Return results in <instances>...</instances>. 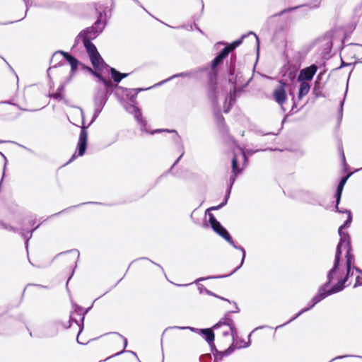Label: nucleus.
<instances>
[{
	"label": "nucleus",
	"mask_w": 362,
	"mask_h": 362,
	"mask_svg": "<svg viewBox=\"0 0 362 362\" xmlns=\"http://www.w3.org/2000/svg\"><path fill=\"white\" fill-rule=\"evenodd\" d=\"M230 54L228 48H223L211 61L210 70L206 71L208 77V95L213 103H217L218 66L223 64L224 59Z\"/></svg>",
	"instance_id": "1"
},
{
	"label": "nucleus",
	"mask_w": 362,
	"mask_h": 362,
	"mask_svg": "<svg viewBox=\"0 0 362 362\" xmlns=\"http://www.w3.org/2000/svg\"><path fill=\"white\" fill-rule=\"evenodd\" d=\"M151 88H148L146 90L150 89ZM144 88H136L132 89L134 91V93L131 95L129 98V100L131 102L130 104L126 106V110L131 114H132L134 117V119L137 121L138 124L140 125L141 130L148 132L146 129L147 122L143 118L142 113L141 110L136 105V98L137 94L144 90Z\"/></svg>",
	"instance_id": "2"
},
{
	"label": "nucleus",
	"mask_w": 362,
	"mask_h": 362,
	"mask_svg": "<svg viewBox=\"0 0 362 362\" xmlns=\"http://www.w3.org/2000/svg\"><path fill=\"white\" fill-rule=\"evenodd\" d=\"M83 46L95 69L100 71L102 70L104 66H107L91 40L83 39Z\"/></svg>",
	"instance_id": "3"
},
{
	"label": "nucleus",
	"mask_w": 362,
	"mask_h": 362,
	"mask_svg": "<svg viewBox=\"0 0 362 362\" xmlns=\"http://www.w3.org/2000/svg\"><path fill=\"white\" fill-rule=\"evenodd\" d=\"M227 79L233 87L240 88V90H243L250 81V79L245 81L243 71L236 66H228Z\"/></svg>",
	"instance_id": "4"
},
{
	"label": "nucleus",
	"mask_w": 362,
	"mask_h": 362,
	"mask_svg": "<svg viewBox=\"0 0 362 362\" xmlns=\"http://www.w3.org/2000/svg\"><path fill=\"white\" fill-rule=\"evenodd\" d=\"M100 114V110H94V113L92 117V119L88 124V127L84 126V124L83 123V126L81 129L76 150L78 151V156H82L85 154L86 148H87V144H88V132L87 128L98 118L99 115Z\"/></svg>",
	"instance_id": "5"
},
{
	"label": "nucleus",
	"mask_w": 362,
	"mask_h": 362,
	"mask_svg": "<svg viewBox=\"0 0 362 362\" xmlns=\"http://www.w3.org/2000/svg\"><path fill=\"white\" fill-rule=\"evenodd\" d=\"M207 70H208V66H204L202 67H197V68L192 69L189 71L177 73V74H175L170 76L169 78H168L165 80H163V81H160L159 83L155 84L153 86V87L154 86H161L174 78H176L187 77V78L199 80L200 78L199 77L200 74L202 72H205Z\"/></svg>",
	"instance_id": "6"
},
{
	"label": "nucleus",
	"mask_w": 362,
	"mask_h": 362,
	"mask_svg": "<svg viewBox=\"0 0 362 362\" xmlns=\"http://www.w3.org/2000/svg\"><path fill=\"white\" fill-rule=\"evenodd\" d=\"M224 240H226L235 249L239 250H240L242 252V255H242V259H241V262H240V265L238 267H237L233 271H232L228 274L217 275V276H206V277H200V278H199V279H197V280L194 281L195 284H198L199 282L203 281H205V280H208V279H222V278H226V277L230 276V275L234 274L235 272H237L243 265L244 262H245V256H246V252H245V249L242 246H240V245H237L235 244V243L234 242V240H233V238H232L230 235H229V239L227 237Z\"/></svg>",
	"instance_id": "7"
},
{
	"label": "nucleus",
	"mask_w": 362,
	"mask_h": 362,
	"mask_svg": "<svg viewBox=\"0 0 362 362\" xmlns=\"http://www.w3.org/2000/svg\"><path fill=\"white\" fill-rule=\"evenodd\" d=\"M332 294H334V293L332 291H331L330 289L328 291H325L324 290L320 289L319 288L317 294L312 298V300H311V301L309 303V305L308 307H306V308L302 309L301 310H300L294 317L291 318L286 323H284V324H283L281 325L278 326L276 327V329L279 328V327H283V326H284V325H287L288 323H290L291 322H292L293 320H296L297 317H298L300 315H301L305 312H307L309 310H310L311 308H313L317 303L320 302L322 300L325 299L326 297H327L329 296H331Z\"/></svg>",
	"instance_id": "8"
},
{
	"label": "nucleus",
	"mask_w": 362,
	"mask_h": 362,
	"mask_svg": "<svg viewBox=\"0 0 362 362\" xmlns=\"http://www.w3.org/2000/svg\"><path fill=\"white\" fill-rule=\"evenodd\" d=\"M342 251L339 248L336 249V253L334 257V261L332 268L328 272L327 275V281L323 284L320 288L324 290L325 291H329V288L332 287L331 284L334 279V276L337 274L339 269V264L341 260V255Z\"/></svg>",
	"instance_id": "9"
},
{
	"label": "nucleus",
	"mask_w": 362,
	"mask_h": 362,
	"mask_svg": "<svg viewBox=\"0 0 362 362\" xmlns=\"http://www.w3.org/2000/svg\"><path fill=\"white\" fill-rule=\"evenodd\" d=\"M347 214V218L344 223L339 228L338 233L340 236L339 242L337 246V248L341 250L344 243H347L349 245L351 242V238L347 232H344L343 230L348 228L352 222V214L351 211H346Z\"/></svg>",
	"instance_id": "10"
},
{
	"label": "nucleus",
	"mask_w": 362,
	"mask_h": 362,
	"mask_svg": "<svg viewBox=\"0 0 362 362\" xmlns=\"http://www.w3.org/2000/svg\"><path fill=\"white\" fill-rule=\"evenodd\" d=\"M234 306H235V308L233 310H230L228 312H227L224 317L218 322H217L214 327L213 328L214 329H217L218 327H220L222 325H227L229 327V329L231 332V334L233 336H234V334L236 333V329H235V324H234V322L233 320H232L231 317H230L229 315L230 313H238L240 312V309L237 305V303L235 302H233Z\"/></svg>",
	"instance_id": "11"
},
{
	"label": "nucleus",
	"mask_w": 362,
	"mask_h": 362,
	"mask_svg": "<svg viewBox=\"0 0 362 362\" xmlns=\"http://www.w3.org/2000/svg\"><path fill=\"white\" fill-rule=\"evenodd\" d=\"M170 132V133H174L175 134V135L173 136V142L175 143V144L176 146H179L180 148V151H181L180 156L174 162L173 165H172V167L170 168V170H172L174 168V166L178 163V162L180 160L181 158L183 156V155L185 153L184 146H183V144H182V141L181 136L178 134L176 130H175V129L169 130L168 129H156V130H154L153 132H151L150 134H154L160 133V132Z\"/></svg>",
	"instance_id": "12"
},
{
	"label": "nucleus",
	"mask_w": 362,
	"mask_h": 362,
	"mask_svg": "<svg viewBox=\"0 0 362 362\" xmlns=\"http://www.w3.org/2000/svg\"><path fill=\"white\" fill-rule=\"evenodd\" d=\"M106 23H103L101 26L99 25V21H95L92 26L81 30L83 34V39H88V40L95 39L103 32Z\"/></svg>",
	"instance_id": "13"
},
{
	"label": "nucleus",
	"mask_w": 362,
	"mask_h": 362,
	"mask_svg": "<svg viewBox=\"0 0 362 362\" xmlns=\"http://www.w3.org/2000/svg\"><path fill=\"white\" fill-rule=\"evenodd\" d=\"M59 54H62V56L64 57V59L70 64L71 73V76L73 74H74L75 71L78 69V66L80 64L79 61L75 57L70 54L69 53L59 50V51L55 52L53 54L52 57L51 58V60H50V63H52L54 59Z\"/></svg>",
	"instance_id": "14"
},
{
	"label": "nucleus",
	"mask_w": 362,
	"mask_h": 362,
	"mask_svg": "<svg viewBox=\"0 0 362 362\" xmlns=\"http://www.w3.org/2000/svg\"><path fill=\"white\" fill-rule=\"evenodd\" d=\"M317 69V66L313 64L301 69L298 76L297 81L308 82L311 81L316 74Z\"/></svg>",
	"instance_id": "15"
},
{
	"label": "nucleus",
	"mask_w": 362,
	"mask_h": 362,
	"mask_svg": "<svg viewBox=\"0 0 362 362\" xmlns=\"http://www.w3.org/2000/svg\"><path fill=\"white\" fill-rule=\"evenodd\" d=\"M346 275L339 279L337 283L333 284L330 288L331 291L334 293H339L341 291L345 288V284L348 281V279L353 276L354 272L352 267H346Z\"/></svg>",
	"instance_id": "16"
},
{
	"label": "nucleus",
	"mask_w": 362,
	"mask_h": 362,
	"mask_svg": "<svg viewBox=\"0 0 362 362\" xmlns=\"http://www.w3.org/2000/svg\"><path fill=\"white\" fill-rule=\"evenodd\" d=\"M279 83L280 86L274 90L273 96L275 101L281 105L287 98L285 90L287 83L283 81H279Z\"/></svg>",
	"instance_id": "17"
},
{
	"label": "nucleus",
	"mask_w": 362,
	"mask_h": 362,
	"mask_svg": "<svg viewBox=\"0 0 362 362\" xmlns=\"http://www.w3.org/2000/svg\"><path fill=\"white\" fill-rule=\"evenodd\" d=\"M187 329H189L193 332H197L199 334H202L208 344L214 341V332L211 328L197 329L194 327H187Z\"/></svg>",
	"instance_id": "18"
},
{
	"label": "nucleus",
	"mask_w": 362,
	"mask_h": 362,
	"mask_svg": "<svg viewBox=\"0 0 362 362\" xmlns=\"http://www.w3.org/2000/svg\"><path fill=\"white\" fill-rule=\"evenodd\" d=\"M104 85V89L99 88L96 93L98 95H100L104 96L105 98H108V95H110L115 88H122L120 86H118L117 84L113 83L110 80H107L105 83H103Z\"/></svg>",
	"instance_id": "19"
},
{
	"label": "nucleus",
	"mask_w": 362,
	"mask_h": 362,
	"mask_svg": "<svg viewBox=\"0 0 362 362\" xmlns=\"http://www.w3.org/2000/svg\"><path fill=\"white\" fill-rule=\"evenodd\" d=\"M249 35H253L255 36V37L256 39V42H257V49H258L259 45V40L257 35L252 31H250L247 35H243L240 38L233 41L232 43L226 46L224 48H228V50H230V52H231L233 49H235L236 47H238L239 45H240L243 42V39L245 38Z\"/></svg>",
	"instance_id": "20"
},
{
	"label": "nucleus",
	"mask_w": 362,
	"mask_h": 362,
	"mask_svg": "<svg viewBox=\"0 0 362 362\" xmlns=\"http://www.w3.org/2000/svg\"><path fill=\"white\" fill-rule=\"evenodd\" d=\"M344 247V249L346 250V267H354V261H355V257H354V255L352 253V248H351V242H349V245H347V243H344V245L342 246V247Z\"/></svg>",
	"instance_id": "21"
},
{
	"label": "nucleus",
	"mask_w": 362,
	"mask_h": 362,
	"mask_svg": "<svg viewBox=\"0 0 362 362\" xmlns=\"http://www.w3.org/2000/svg\"><path fill=\"white\" fill-rule=\"evenodd\" d=\"M107 101V98H105L104 96H102L100 95H98L95 93L94 97V105H95V110H100V112H101L103 108L105 105Z\"/></svg>",
	"instance_id": "22"
},
{
	"label": "nucleus",
	"mask_w": 362,
	"mask_h": 362,
	"mask_svg": "<svg viewBox=\"0 0 362 362\" xmlns=\"http://www.w3.org/2000/svg\"><path fill=\"white\" fill-rule=\"evenodd\" d=\"M235 349L233 344H231L227 349L223 351H218L217 354H214V362H218L221 361L224 356L230 355L234 351Z\"/></svg>",
	"instance_id": "23"
},
{
	"label": "nucleus",
	"mask_w": 362,
	"mask_h": 362,
	"mask_svg": "<svg viewBox=\"0 0 362 362\" xmlns=\"http://www.w3.org/2000/svg\"><path fill=\"white\" fill-rule=\"evenodd\" d=\"M299 90L298 93V98L299 100L302 99L304 96H305L310 89V85L308 82L305 81H299Z\"/></svg>",
	"instance_id": "24"
},
{
	"label": "nucleus",
	"mask_w": 362,
	"mask_h": 362,
	"mask_svg": "<svg viewBox=\"0 0 362 362\" xmlns=\"http://www.w3.org/2000/svg\"><path fill=\"white\" fill-rule=\"evenodd\" d=\"M212 229L223 239L226 238L227 237L229 238L230 233L227 229L221 224V223L216 224V226L212 228Z\"/></svg>",
	"instance_id": "25"
},
{
	"label": "nucleus",
	"mask_w": 362,
	"mask_h": 362,
	"mask_svg": "<svg viewBox=\"0 0 362 362\" xmlns=\"http://www.w3.org/2000/svg\"><path fill=\"white\" fill-rule=\"evenodd\" d=\"M64 88H65V84H61L56 93H49V97L51 98H54L55 100H57L59 101H61L64 99V95H63V92L64 91Z\"/></svg>",
	"instance_id": "26"
},
{
	"label": "nucleus",
	"mask_w": 362,
	"mask_h": 362,
	"mask_svg": "<svg viewBox=\"0 0 362 362\" xmlns=\"http://www.w3.org/2000/svg\"><path fill=\"white\" fill-rule=\"evenodd\" d=\"M40 226V224H38L37 226H35L34 228H33L32 230H29V231H27V232H25V231H21V234L22 235V237L25 239V248L26 250H28V241L29 240L32 238V235H33V233L38 228V227Z\"/></svg>",
	"instance_id": "27"
},
{
	"label": "nucleus",
	"mask_w": 362,
	"mask_h": 362,
	"mask_svg": "<svg viewBox=\"0 0 362 362\" xmlns=\"http://www.w3.org/2000/svg\"><path fill=\"white\" fill-rule=\"evenodd\" d=\"M243 90H240V88L233 87V89L230 90L229 93V103H230V105H233L236 100V97L238 93L242 92Z\"/></svg>",
	"instance_id": "28"
},
{
	"label": "nucleus",
	"mask_w": 362,
	"mask_h": 362,
	"mask_svg": "<svg viewBox=\"0 0 362 362\" xmlns=\"http://www.w3.org/2000/svg\"><path fill=\"white\" fill-rule=\"evenodd\" d=\"M344 187L343 185H340L338 184L337 187V189H336V192H335V199H336V209L339 211V204L340 203V201H341V194H342V192H343V189H344Z\"/></svg>",
	"instance_id": "29"
},
{
	"label": "nucleus",
	"mask_w": 362,
	"mask_h": 362,
	"mask_svg": "<svg viewBox=\"0 0 362 362\" xmlns=\"http://www.w3.org/2000/svg\"><path fill=\"white\" fill-rule=\"evenodd\" d=\"M344 187L343 185H340L338 184L337 187V189H336V192H335V199H336V209L339 211V204L340 203V201H341V194H342V192H343V189H344Z\"/></svg>",
	"instance_id": "30"
},
{
	"label": "nucleus",
	"mask_w": 362,
	"mask_h": 362,
	"mask_svg": "<svg viewBox=\"0 0 362 362\" xmlns=\"http://www.w3.org/2000/svg\"><path fill=\"white\" fill-rule=\"evenodd\" d=\"M344 187L343 185H340L338 184L337 187V189H336V192H335V199H336V209L339 211V204L340 203V201H341V194H342V192H343V189H344Z\"/></svg>",
	"instance_id": "31"
},
{
	"label": "nucleus",
	"mask_w": 362,
	"mask_h": 362,
	"mask_svg": "<svg viewBox=\"0 0 362 362\" xmlns=\"http://www.w3.org/2000/svg\"><path fill=\"white\" fill-rule=\"evenodd\" d=\"M243 169L238 167V160L237 156L235 155L232 158V173L233 174H240Z\"/></svg>",
	"instance_id": "32"
},
{
	"label": "nucleus",
	"mask_w": 362,
	"mask_h": 362,
	"mask_svg": "<svg viewBox=\"0 0 362 362\" xmlns=\"http://www.w3.org/2000/svg\"><path fill=\"white\" fill-rule=\"evenodd\" d=\"M110 334H117V336H119L120 338L122 339V340L124 341V349L122 351L108 357L107 359L114 357L115 356H119V355L123 354L124 352H126L127 351L125 350V349L127 346V344H128L127 339L126 337H124L123 335H122L121 334H119V332H110Z\"/></svg>",
	"instance_id": "33"
},
{
	"label": "nucleus",
	"mask_w": 362,
	"mask_h": 362,
	"mask_svg": "<svg viewBox=\"0 0 362 362\" xmlns=\"http://www.w3.org/2000/svg\"><path fill=\"white\" fill-rule=\"evenodd\" d=\"M74 322L78 327L79 328L82 326V322L81 324L78 323V320L75 318H74L71 315L70 316V319H69V321L68 322V325H64L62 324L60 321H56L54 322H53V325L54 326H57L58 325H62L64 327V328L67 329V328H69L71 325V322Z\"/></svg>",
	"instance_id": "34"
},
{
	"label": "nucleus",
	"mask_w": 362,
	"mask_h": 362,
	"mask_svg": "<svg viewBox=\"0 0 362 362\" xmlns=\"http://www.w3.org/2000/svg\"><path fill=\"white\" fill-rule=\"evenodd\" d=\"M86 69H87L94 76H95L100 83H103L107 80L104 78L98 71H93L90 67L88 66H86Z\"/></svg>",
	"instance_id": "35"
},
{
	"label": "nucleus",
	"mask_w": 362,
	"mask_h": 362,
	"mask_svg": "<svg viewBox=\"0 0 362 362\" xmlns=\"http://www.w3.org/2000/svg\"><path fill=\"white\" fill-rule=\"evenodd\" d=\"M90 309H91V306H90V307H89V308H86L84 311L83 310V316H82V317H81V321H82V326L80 327V330H79V332H78V335H79V334L82 332V331H83V320H84V316H85V315H86V313H88ZM76 340H77V342H78V344H86V343H85V342H81V341H79V339H78V336H77V339H76Z\"/></svg>",
	"instance_id": "36"
},
{
	"label": "nucleus",
	"mask_w": 362,
	"mask_h": 362,
	"mask_svg": "<svg viewBox=\"0 0 362 362\" xmlns=\"http://www.w3.org/2000/svg\"><path fill=\"white\" fill-rule=\"evenodd\" d=\"M304 199L306 202H308L310 204H315V202H317V200L315 199V195L313 192H305Z\"/></svg>",
	"instance_id": "37"
},
{
	"label": "nucleus",
	"mask_w": 362,
	"mask_h": 362,
	"mask_svg": "<svg viewBox=\"0 0 362 362\" xmlns=\"http://www.w3.org/2000/svg\"><path fill=\"white\" fill-rule=\"evenodd\" d=\"M347 90H348V86L346 87V92H345V94H344V99L340 102V104H339V116H338V122L339 123L341 122V120L342 119V117H343V107H344V101H345V98H346V93H347Z\"/></svg>",
	"instance_id": "38"
},
{
	"label": "nucleus",
	"mask_w": 362,
	"mask_h": 362,
	"mask_svg": "<svg viewBox=\"0 0 362 362\" xmlns=\"http://www.w3.org/2000/svg\"><path fill=\"white\" fill-rule=\"evenodd\" d=\"M0 226H1L2 228L5 229V230H9V231H12L13 233H19V229L17 228H15L6 223H4V221H0Z\"/></svg>",
	"instance_id": "39"
},
{
	"label": "nucleus",
	"mask_w": 362,
	"mask_h": 362,
	"mask_svg": "<svg viewBox=\"0 0 362 362\" xmlns=\"http://www.w3.org/2000/svg\"><path fill=\"white\" fill-rule=\"evenodd\" d=\"M214 115L216 122L218 125L224 124L225 119L223 115H221L220 110H216L214 112Z\"/></svg>",
	"instance_id": "40"
},
{
	"label": "nucleus",
	"mask_w": 362,
	"mask_h": 362,
	"mask_svg": "<svg viewBox=\"0 0 362 362\" xmlns=\"http://www.w3.org/2000/svg\"><path fill=\"white\" fill-rule=\"evenodd\" d=\"M100 204V203L99 202H86V203H82V204H80L78 205H76V206H70V207H68L66 209H64L63 210H62L61 211L58 212V213H56V214H52V216H50L49 217H54V216H57L62 213H64L66 211H68L69 210H70L72 208H75V207H77L78 206H81V205H83V204Z\"/></svg>",
	"instance_id": "41"
},
{
	"label": "nucleus",
	"mask_w": 362,
	"mask_h": 362,
	"mask_svg": "<svg viewBox=\"0 0 362 362\" xmlns=\"http://www.w3.org/2000/svg\"><path fill=\"white\" fill-rule=\"evenodd\" d=\"M97 13V20L96 21H99V25L102 26L103 23H106L107 22L105 20H103V18L106 16V11H100L96 12Z\"/></svg>",
	"instance_id": "42"
},
{
	"label": "nucleus",
	"mask_w": 362,
	"mask_h": 362,
	"mask_svg": "<svg viewBox=\"0 0 362 362\" xmlns=\"http://www.w3.org/2000/svg\"><path fill=\"white\" fill-rule=\"evenodd\" d=\"M301 6H293V7H289V8H285V9L281 11L280 12L273 15L272 17L281 16L283 14H285V13H287L288 12L295 11V10L298 9V8H300Z\"/></svg>",
	"instance_id": "43"
},
{
	"label": "nucleus",
	"mask_w": 362,
	"mask_h": 362,
	"mask_svg": "<svg viewBox=\"0 0 362 362\" xmlns=\"http://www.w3.org/2000/svg\"><path fill=\"white\" fill-rule=\"evenodd\" d=\"M62 54H59L53 61V62L52 64H53L54 62H56V63L54 64V65H53L52 66H50L47 71V74H48V76L49 77V70L52 68V67H57V66H61L62 65L64 64V62L63 61V59H61L60 60L58 61V57H59Z\"/></svg>",
	"instance_id": "44"
},
{
	"label": "nucleus",
	"mask_w": 362,
	"mask_h": 362,
	"mask_svg": "<svg viewBox=\"0 0 362 362\" xmlns=\"http://www.w3.org/2000/svg\"><path fill=\"white\" fill-rule=\"evenodd\" d=\"M110 72L111 74V77L113 79V81L116 83V80L117 78H119L120 77V72L116 70L115 68H110Z\"/></svg>",
	"instance_id": "45"
},
{
	"label": "nucleus",
	"mask_w": 362,
	"mask_h": 362,
	"mask_svg": "<svg viewBox=\"0 0 362 362\" xmlns=\"http://www.w3.org/2000/svg\"><path fill=\"white\" fill-rule=\"evenodd\" d=\"M209 221L211 225V228L216 226V224L219 223L220 222L217 221L216 217L213 214L209 213Z\"/></svg>",
	"instance_id": "46"
},
{
	"label": "nucleus",
	"mask_w": 362,
	"mask_h": 362,
	"mask_svg": "<svg viewBox=\"0 0 362 362\" xmlns=\"http://www.w3.org/2000/svg\"><path fill=\"white\" fill-rule=\"evenodd\" d=\"M206 294H207L209 296H214V297L217 298H219V299H221L222 300L227 301L229 303H232L230 300H228L227 298H223L222 296H220L214 293V292L211 291L210 290H208V291L206 292Z\"/></svg>",
	"instance_id": "47"
},
{
	"label": "nucleus",
	"mask_w": 362,
	"mask_h": 362,
	"mask_svg": "<svg viewBox=\"0 0 362 362\" xmlns=\"http://www.w3.org/2000/svg\"><path fill=\"white\" fill-rule=\"evenodd\" d=\"M68 252L72 254L76 257V260H78L79 259L80 253H79L78 250H76V249L71 250L67 252H62V253H59V255L65 254V253H68Z\"/></svg>",
	"instance_id": "48"
},
{
	"label": "nucleus",
	"mask_w": 362,
	"mask_h": 362,
	"mask_svg": "<svg viewBox=\"0 0 362 362\" xmlns=\"http://www.w3.org/2000/svg\"><path fill=\"white\" fill-rule=\"evenodd\" d=\"M83 34L82 33V32L81 31L78 35L76 36V39H75V41H74V45L72 47V49H74L75 47H76L79 42V40L81 39H82V41L83 42Z\"/></svg>",
	"instance_id": "49"
},
{
	"label": "nucleus",
	"mask_w": 362,
	"mask_h": 362,
	"mask_svg": "<svg viewBox=\"0 0 362 362\" xmlns=\"http://www.w3.org/2000/svg\"><path fill=\"white\" fill-rule=\"evenodd\" d=\"M74 307V312L78 315H82L83 316V308L81 307L80 305H76V303L73 304Z\"/></svg>",
	"instance_id": "50"
},
{
	"label": "nucleus",
	"mask_w": 362,
	"mask_h": 362,
	"mask_svg": "<svg viewBox=\"0 0 362 362\" xmlns=\"http://www.w3.org/2000/svg\"><path fill=\"white\" fill-rule=\"evenodd\" d=\"M347 357H358L362 359V356H361L344 355V356H339L334 357L329 362H332L335 360L341 359V358H347Z\"/></svg>",
	"instance_id": "51"
},
{
	"label": "nucleus",
	"mask_w": 362,
	"mask_h": 362,
	"mask_svg": "<svg viewBox=\"0 0 362 362\" xmlns=\"http://www.w3.org/2000/svg\"><path fill=\"white\" fill-rule=\"evenodd\" d=\"M347 357H358L362 359V356H361L344 355V356H339L334 357L329 362H332L335 360L341 359V358H347Z\"/></svg>",
	"instance_id": "52"
},
{
	"label": "nucleus",
	"mask_w": 362,
	"mask_h": 362,
	"mask_svg": "<svg viewBox=\"0 0 362 362\" xmlns=\"http://www.w3.org/2000/svg\"><path fill=\"white\" fill-rule=\"evenodd\" d=\"M347 357H358L362 359V356H361L344 355V356H339L334 357L329 362H332L335 360L341 359V358H347Z\"/></svg>",
	"instance_id": "53"
},
{
	"label": "nucleus",
	"mask_w": 362,
	"mask_h": 362,
	"mask_svg": "<svg viewBox=\"0 0 362 362\" xmlns=\"http://www.w3.org/2000/svg\"><path fill=\"white\" fill-rule=\"evenodd\" d=\"M93 6L96 12L100 11V10L105 11L106 6H103L100 3H93Z\"/></svg>",
	"instance_id": "54"
},
{
	"label": "nucleus",
	"mask_w": 362,
	"mask_h": 362,
	"mask_svg": "<svg viewBox=\"0 0 362 362\" xmlns=\"http://www.w3.org/2000/svg\"><path fill=\"white\" fill-rule=\"evenodd\" d=\"M320 2H321V0H313V1L310 3L308 4V6L311 8H317L320 6Z\"/></svg>",
	"instance_id": "55"
},
{
	"label": "nucleus",
	"mask_w": 362,
	"mask_h": 362,
	"mask_svg": "<svg viewBox=\"0 0 362 362\" xmlns=\"http://www.w3.org/2000/svg\"><path fill=\"white\" fill-rule=\"evenodd\" d=\"M351 175V173H349V174H348L347 175H346V176H343L342 177H341L340 181H339V185L344 186V185H345V184H346V182H347V180L349 179V177Z\"/></svg>",
	"instance_id": "56"
},
{
	"label": "nucleus",
	"mask_w": 362,
	"mask_h": 362,
	"mask_svg": "<svg viewBox=\"0 0 362 362\" xmlns=\"http://www.w3.org/2000/svg\"><path fill=\"white\" fill-rule=\"evenodd\" d=\"M235 62H236V55L235 54H232L230 57V63L228 64V66H235Z\"/></svg>",
	"instance_id": "57"
},
{
	"label": "nucleus",
	"mask_w": 362,
	"mask_h": 362,
	"mask_svg": "<svg viewBox=\"0 0 362 362\" xmlns=\"http://www.w3.org/2000/svg\"><path fill=\"white\" fill-rule=\"evenodd\" d=\"M239 174H233L232 175H230V179H229V185L230 187H233V184L235 183V180H236V177H238Z\"/></svg>",
	"instance_id": "58"
},
{
	"label": "nucleus",
	"mask_w": 362,
	"mask_h": 362,
	"mask_svg": "<svg viewBox=\"0 0 362 362\" xmlns=\"http://www.w3.org/2000/svg\"><path fill=\"white\" fill-rule=\"evenodd\" d=\"M23 1L26 6V11H25V14H26L29 8L33 5V0H23Z\"/></svg>",
	"instance_id": "59"
},
{
	"label": "nucleus",
	"mask_w": 362,
	"mask_h": 362,
	"mask_svg": "<svg viewBox=\"0 0 362 362\" xmlns=\"http://www.w3.org/2000/svg\"><path fill=\"white\" fill-rule=\"evenodd\" d=\"M206 358L210 360L211 359V356L210 354L202 355L199 357V361L200 362H206Z\"/></svg>",
	"instance_id": "60"
},
{
	"label": "nucleus",
	"mask_w": 362,
	"mask_h": 362,
	"mask_svg": "<svg viewBox=\"0 0 362 362\" xmlns=\"http://www.w3.org/2000/svg\"><path fill=\"white\" fill-rule=\"evenodd\" d=\"M209 346H210V348H211V352L213 353V354H214H214H217V353H218V350L216 349V345H215V344H214V341H213V342H211V343L209 344Z\"/></svg>",
	"instance_id": "61"
},
{
	"label": "nucleus",
	"mask_w": 362,
	"mask_h": 362,
	"mask_svg": "<svg viewBox=\"0 0 362 362\" xmlns=\"http://www.w3.org/2000/svg\"><path fill=\"white\" fill-rule=\"evenodd\" d=\"M362 285V277L360 276H357L356 278V283L354 286V288Z\"/></svg>",
	"instance_id": "62"
},
{
	"label": "nucleus",
	"mask_w": 362,
	"mask_h": 362,
	"mask_svg": "<svg viewBox=\"0 0 362 362\" xmlns=\"http://www.w3.org/2000/svg\"><path fill=\"white\" fill-rule=\"evenodd\" d=\"M341 161H342L344 170H346V168H348V164L346 162V158H345V156H344V153L343 151L341 153Z\"/></svg>",
	"instance_id": "63"
},
{
	"label": "nucleus",
	"mask_w": 362,
	"mask_h": 362,
	"mask_svg": "<svg viewBox=\"0 0 362 362\" xmlns=\"http://www.w3.org/2000/svg\"><path fill=\"white\" fill-rule=\"evenodd\" d=\"M198 290L199 291V293H206V292L208 291L209 289L205 288L203 285L200 284V285H198Z\"/></svg>",
	"instance_id": "64"
}]
</instances>
